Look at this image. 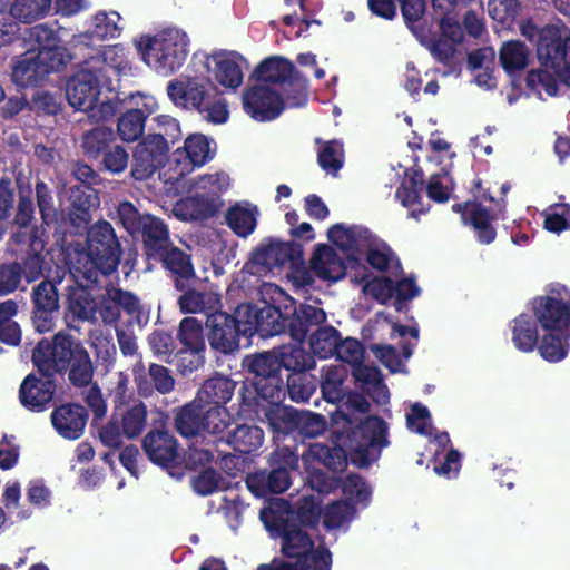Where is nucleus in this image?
<instances>
[{
	"mask_svg": "<svg viewBox=\"0 0 570 570\" xmlns=\"http://www.w3.org/2000/svg\"><path fill=\"white\" fill-rule=\"evenodd\" d=\"M31 360L43 377L68 372V380L76 387H86L92 382L94 365L89 353L69 333L59 332L51 342L40 340L32 351Z\"/></svg>",
	"mask_w": 570,
	"mask_h": 570,
	"instance_id": "f03ea898",
	"label": "nucleus"
},
{
	"mask_svg": "<svg viewBox=\"0 0 570 570\" xmlns=\"http://www.w3.org/2000/svg\"><path fill=\"white\" fill-rule=\"evenodd\" d=\"M273 350L279 363L281 371L285 370L288 373H301L315 367L314 356L302 346V343L284 344Z\"/></svg>",
	"mask_w": 570,
	"mask_h": 570,
	"instance_id": "e433bc0d",
	"label": "nucleus"
},
{
	"mask_svg": "<svg viewBox=\"0 0 570 570\" xmlns=\"http://www.w3.org/2000/svg\"><path fill=\"white\" fill-rule=\"evenodd\" d=\"M56 393L53 377H37L36 374H28L19 387V402L28 411L40 413L46 411Z\"/></svg>",
	"mask_w": 570,
	"mask_h": 570,
	"instance_id": "a878e982",
	"label": "nucleus"
},
{
	"mask_svg": "<svg viewBox=\"0 0 570 570\" xmlns=\"http://www.w3.org/2000/svg\"><path fill=\"white\" fill-rule=\"evenodd\" d=\"M87 254L85 256L89 268L80 271L83 278L98 283V274L108 276L117 271L122 249L112 225L107 220H98L87 233Z\"/></svg>",
	"mask_w": 570,
	"mask_h": 570,
	"instance_id": "39448f33",
	"label": "nucleus"
},
{
	"mask_svg": "<svg viewBox=\"0 0 570 570\" xmlns=\"http://www.w3.org/2000/svg\"><path fill=\"white\" fill-rule=\"evenodd\" d=\"M541 67L551 69L560 82L570 87V29L566 26L542 27L537 48Z\"/></svg>",
	"mask_w": 570,
	"mask_h": 570,
	"instance_id": "9b49d317",
	"label": "nucleus"
},
{
	"mask_svg": "<svg viewBox=\"0 0 570 570\" xmlns=\"http://www.w3.org/2000/svg\"><path fill=\"white\" fill-rule=\"evenodd\" d=\"M538 322L529 314H520L511 322L512 342L523 352H533L539 343Z\"/></svg>",
	"mask_w": 570,
	"mask_h": 570,
	"instance_id": "a19ab883",
	"label": "nucleus"
},
{
	"mask_svg": "<svg viewBox=\"0 0 570 570\" xmlns=\"http://www.w3.org/2000/svg\"><path fill=\"white\" fill-rule=\"evenodd\" d=\"M243 108L256 121L275 120L285 109L284 97L266 85H254L243 94Z\"/></svg>",
	"mask_w": 570,
	"mask_h": 570,
	"instance_id": "f3484780",
	"label": "nucleus"
},
{
	"mask_svg": "<svg viewBox=\"0 0 570 570\" xmlns=\"http://www.w3.org/2000/svg\"><path fill=\"white\" fill-rule=\"evenodd\" d=\"M262 510H272L282 521L306 530L317 529L322 517V507L313 497H303L294 505L284 499H277Z\"/></svg>",
	"mask_w": 570,
	"mask_h": 570,
	"instance_id": "aec40b11",
	"label": "nucleus"
},
{
	"mask_svg": "<svg viewBox=\"0 0 570 570\" xmlns=\"http://www.w3.org/2000/svg\"><path fill=\"white\" fill-rule=\"evenodd\" d=\"M355 513L353 503L345 500H337L326 505L323 511V525L326 530L341 528L345 522L352 520Z\"/></svg>",
	"mask_w": 570,
	"mask_h": 570,
	"instance_id": "052dcab7",
	"label": "nucleus"
},
{
	"mask_svg": "<svg viewBox=\"0 0 570 570\" xmlns=\"http://www.w3.org/2000/svg\"><path fill=\"white\" fill-rule=\"evenodd\" d=\"M343 494L351 503L367 505L372 495L371 488L366 484L363 476L357 473H348L344 479L341 478Z\"/></svg>",
	"mask_w": 570,
	"mask_h": 570,
	"instance_id": "13d9d810",
	"label": "nucleus"
},
{
	"mask_svg": "<svg viewBox=\"0 0 570 570\" xmlns=\"http://www.w3.org/2000/svg\"><path fill=\"white\" fill-rule=\"evenodd\" d=\"M243 367L253 377L238 391L240 405L252 409L258 406L261 400L277 404L285 397V381L273 348L246 355Z\"/></svg>",
	"mask_w": 570,
	"mask_h": 570,
	"instance_id": "7ed1b4c3",
	"label": "nucleus"
},
{
	"mask_svg": "<svg viewBox=\"0 0 570 570\" xmlns=\"http://www.w3.org/2000/svg\"><path fill=\"white\" fill-rule=\"evenodd\" d=\"M89 419L88 410L78 403L57 406L50 415L56 432L67 440H78L85 432Z\"/></svg>",
	"mask_w": 570,
	"mask_h": 570,
	"instance_id": "bb28decb",
	"label": "nucleus"
},
{
	"mask_svg": "<svg viewBox=\"0 0 570 570\" xmlns=\"http://www.w3.org/2000/svg\"><path fill=\"white\" fill-rule=\"evenodd\" d=\"M137 392L142 397H149L155 392L167 394L174 390L175 379L170 370L164 365L151 363L146 371L142 365L134 371Z\"/></svg>",
	"mask_w": 570,
	"mask_h": 570,
	"instance_id": "c756f323",
	"label": "nucleus"
},
{
	"mask_svg": "<svg viewBox=\"0 0 570 570\" xmlns=\"http://www.w3.org/2000/svg\"><path fill=\"white\" fill-rule=\"evenodd\" d=\"M226 443L240 454H252L264 443V431L255 424H237L228 432Z\"/></svg>",
	"mask_w": 570,
	"mask_h": 570,
	"instance_id": "58836bf2",
	"label": "nucleus"
},
{
	"mask_svg": "<svg viewBox=\"0 0 570 570\" xmlns=\"http://www.w3.org/2000/svg\"><path fill=\"white\" fill-rule=\"evenodd\" d=\"M259 518L271 535L279 538L281 552L287 559L296 560L315 546L308 530L282 521L272 510H261Z\"/></svg>",
	"mask_w": 570,
	"mask_h": 570,
	"instance_id": "ddd939ff",
	"label": "nucleus"
},
{
	"mask_svg": "<svg viewBox=\"0 0 570 570\" xmlns=\"http://www.w3.org/2000/svg\"><path fill=\"white\" fill-rule=\"evenodd\" d=\"M28 39L33 43L31 50L35 51L38 58L48 60L50 57H56L58 67L65 68L69 61L67 49L60 45V38L57 32L47 23H39L28 29Z\"/></svg>",
	"mask_w": 570,
	"mask_h": 570,
	"instance_id": "c85d7f7f",
	"label": "nucleus"
},
{
	"mask_svg": "<svg viewBox=\"0 0 570 570\" xmlns=\"http://www.w3.org/2000/svg\"><path fill=\"white\" fill-rule=\"evenodd\" d=\"M184 150L189 161L197 167L205 165L213 158L209 140L203 134H193L187 137Z\"/></svg>",
	"mask_w": 570,
	"mask_h": 570,
	"instance_id": "69168bd1",
	"label": "nucleus"
},
{
	"mask_svg": "<svg viewBox=\"0 0 570 570\" xmlns=\"http://www.w3.org/2000/svg\"><path fill=\"white\" fill-rule=\"evenodd\" d=\"M203 407L204 404L196 397L174 410V426L183 438L189 439L203 433Z\"/></svg>",
	"mask_w": 570,
	"mask_h": 570,
	"instance_id": "c9c22d12",
	"label": "nucleus"
},
{
	"mask_svg": "<svg viewBox=\"0 0 570 570\" xmlns=\"http://www.w3.org/2000/svg\"><path fill=\"white\" fill-rule=\"evenodd\" d=\"M223 206L217 191L200 193L179 199L174 206L175 216L183 222H202L216 216Z\"/></svg>",
	"mask_w": 570,
	"mask_h": 570,
	"instance_id": "393cba45",
	"label": "nucleus"
},
{
	"mask_svg": "<svg viewBox=\"0 0 570 570\" xmlns=\"http://www.w3.org/2000/svg\"><path fill=\"white\" fill-rule=\"evenodd\" d=\"M141 446L149 461L161 468H174L180 461L178 441L163 421L144 436Z\"/></svg>",
	"mask_w": 570,
	"mask_h": 570,
	"instance_id": "412c9836",
	"label": "nucleus"
},
{
	"mask_svg": "<svg viewBox=\"0 0 570 570\" xmlns=\"http://www.w3.org/2000/svg\"><path fill=\"white\" fill-rule=\"evenodd\" d=\"M205 325L212 350L223 355H229L239 350L243 335L234 316L215 309L208 314Z\"/></svg>",
	"mask_w": 570,
	"mask_h": 570,
	"instance_id": "a211bd4d",
	"label": "nucleus"
},
{
	"mask_svg": "<svg viewBox=\"0 0 570 570\" xmlns=\"http://www.w3.org/2000/svg\"><path fill=\"white\" fill-rule=\"evenodd\" d=\"M177 340L184 346L194 352H205V336L202 321L196 317H184L178 326Z\"/></svg>",
	"mask_w": 570,
	"mask_h": 570,
	"instance_id": "8fccbe9b",
	"label": "nucleus"
},
{
	"mask_svg": "<svg viewBox=\"0 0 570 570\" xmlns=\"http://www.w3.org/2000/svg\"><path fill=\"white\" fill-rule=\"evenodd\" d=\"M297 469V454L288 448L277 449L269 454L268 468L247 475V488L256 497L283 493L292 483L291 471Z\"/></svg>",
	"mask_w": 570,
	"mask_h": 570,
	"instance_id": "9d476101",
	"label": "nucleus"
},
{
	"mask_svg": "<svg viewBox=\"0 0 570 570\" xmlns=\"http://www.w3.org/2000/svg\"><path fill=\"white\" fill-rule=\"evenodd\" d=\"M530 51L520 40H509L499 50V60L504 71L512 76L529 65Z\"/></svg>",
	"mask_w": 570,
	"mask_h": 570,
	"instance_id": "a18cd8bd",
	"label": "nucleus"
},
{
	"mask_svg": "<svg viewBox=\"0 0 570 570\" xmlns=\"http://www.w3.org/2000/svg\"><path fill=\"white\" fill-rule=\"evenodd\" d=\"M151 263L160 264L176 289L187 288L189 282H198L190 254L174 243L156 256Z\"/></svg>",
	"mask_w": 570,
	"mask_h": 570,
	"instance_id": "5701e85b",
	"label": "nucleus"
},
{
	"mask_svg": "<svg viewBox=\"0 0 570 570\" xmlns=\"http://www.w3.org/2000/svg\"><path fill=\"white\" fill-rule=\"evenodd\" d=\"M119 419L122 433L127 439H136L144 431L147 423V406L139 402L127 407Z\"/></svg>",
	"mask_w": 570,
	"mask_h": 570,
	"instance_id": "5fc2aeb1",
	"label": "nucleus"
},
{
	"mask_svg": "<svg viewBox=\"0 0 570 570\" xmlns=\"http://www.w3.org/2000/svg\"><path fill=\"white\" fill-rule=\"evenodd\" d=\"M58 281L43 279L35 285L31 291V320L37 332H51L56 325V318L60 308Z\"/></svg>",
	"mask_w": 570,
	"mask_h": 570,
	"instance_id": "2eb2a0df",
	"label": "nucleus"
},
{
	"mask_svg": "<svg viewBox=\"0 0 570 570\" xmlns=\"http://www.w3.org/2000/svg\"><path fill=\"white\" fill-rule=\"evenodd\" d=\"M167 95L175 106L191 107L209 122L220 125L228 120L229 111L226 101L216 95H210L197 78L188 77L185 80L169 81Z\"/></svg>",
	"mask_w": 570,
	"mask_h": 570,
	"instance_id": "0eeeda50",
	"label": "nucleus"
},
{
	"mask_svg": "<svg viewBox=\"0 0 570 570\" xmlns=\"http://www.w3.org/2000/svg\"><path fill=\"white\" fill-rule=\"evenodd\" d=\"M253 76L265 83L283 85L285 97L293 107H302L307 101L308 80L287 58L273 56L264 59Z\"/></svg>",
	"mask_w": 570,
	"mask_h": 570,
	"instance_id": "1a4fd4ad",
	"label": "nucleus"
},
{
	"mask_svg": "<svg viewBox=\"0 0 570 570\" xmlns=\"http://www.w3.org/2000/svg\"><path fill=\"white\" fill-rule=\"evenodd\" d=\"M389 444L387 423L377 415H370L345 435L343 446L321 445L315 456L337 474L346 469L347 460L358 469L368 468L379 460L382 450Z\"/></svg>",
	"mask_w": 570,
	"mask_h": 570,
	"instance_id": "f257e3e1",
	"label": "nucleus"
},
{
	"mask_svg": "<svg viewBox=\"0 0 570 570\" xmlns=\"http://www.w3.org/2000/svg\"><path fill=\"white\" fill-rule=\"evenodd\" d=\"M295 561L299 570H331L333 556L324 542H321Z\"/></svg>",
	"mask_w": 570,
	"mask_h": 570,
	"instance_id": "0e129e2a",
	"label": "nucleus"
},
{
	"mask_svg": "<svg viewBox=\"0 0 570 570\" xmlns=\"http://www.w3.org/2000/svg\"><path fill=\"white\" fill-rule=\"evenodd\" d=\"M215 63L213 75L215 80L225 88L236 89L243 82L242 62L245 59L242 55L230 52H216L206 56L205 67L210 71L209 61Z\"/></svg>",
	"mask_w": 570,
	"mask_h": 570,
	"instance_id": "7c9ffc66",
	"label": "nucleus"
},
{
	"mask_svg": "<svg viewBox=\"0 0 570 570\" xmlns=\"http://www.w3.org/2000/svg\"><path fill=\"white\" fill-rule=\"evenodd\" d=\"M92 160L97 161L100 170L118 175L126 170L129 161V154L117 142V137L115 136L112 144H108L104 147L99 153L98 158H94Z\"/></svg>",
	"mask_w": 570,
	"mask_h": 570,
	"instance_id": "09e8293b",
	"label": "nucleus"
},
{
	"mask_svg": "<svg viewBox=\"0 0 570 570\" xmlns=\"http://www.w3.org/2000/svg\"><path fill=\"white\" fill-rule=\"evenodd\" d=\"M327 238L334 246L347 253L351 269L363 271L362 281H364L367 274L360 254L366 252L372 245L373 235L370 229L360 225L346 226L337 223L327 229Z\"/></svg>",
	"mask_w": 570,
	"mask_h": 570,
	"instance_id": "4468645a",
	"label": "nucleus"
},
{
	"mask_svg": "<svg viewBox=\"0 0 570 570\" xmlns=\"http://www.w3.org/2000/svg\"><path fill=\"white\" fill-rule=\"evenodd\" d=\"M278 286H275L276 296L272 297V303L263 302L259 307V336L271 337L279 335L287 331L288 315H285V302L279 301Z\"/></svg>",
	"mask_w": 570,
	"mask_h": 570,
	"instance_id": "473e14b6",
	"label": "nucleus"
},
{
	"mask_svg": "<svg viewBox=\"0 0 570 570\" xmlns=\"http://www.w3.org/2000/svg\"><path fill=\"white\" fill-rule=\"evenodd\" d=\"M189 39L186 32L167 28L155 36H142L137 43L144 60L158 72L178 70L188 56Z\"/></svg>",
	"mask_w": 570,
	"mask_h": 570,
	"instance_id": "423d86ee",
	"label": "nucleus"
},
{
	"mask_svg": "<svg viewBox=\"0 0 570 570\" xmlns=\"http://www.w3.org/2000/svg\"><path fill=\"white\" fill-rule=\"evenodd\" d=\"M533 316L544 331L567 333L570 336V302L543 295L532 301Z\"/></svg>",
	"mask_w": 570,
	"mask_h": 570,
	"instance_id": "4be33fe9",
	"label": "nucleus"
},
{
	"mask_svg": "<svg viewBox=\"0 0 570 570\" xmlns=\"http://www.w3.org/2000/svg\"><path fill=\"white\" fill-rule=\"evenodd\" d=\"M156 120L157 131L145 136V138L154 139V146L159 145L160 149H165V153L168 154L170 147L180 139L181 131L179 122L168 115H159L156 117Z\"/></svg>",
	"mask_w": 570,
	"mask_h": 570,
	"instance_id": "3c124183",
	"label": "nucleus"
},
{
	"mask_svg": "<svg viewBox=\"0 0 570 570\" xmlns=\"http://www.w3.org/2000/svg\"><path fill=\"white\" fill-rule=\"evenodd\" d=\"M493 206L485 207L483 202L474 205L465 226H470L480 244L489 245L495 240L497 228L493 223L507 218V200L504 197L494 198Z\"/></svg>",
	"mask_w": 570,
	"mask_h": 570,
	"instance_id": "b1692460",
	"label": "nucleus"
},
{
	"mask_svg": "<svg viewBox=\"0 0 570 570\" xmlns=\"http://www.w3.org/2000/svg\"><path fill=\"white\" fill-rule=\"evenodd\" d=\"M343 383L344 376L342 372L337 367H328L322 381H318L323 399L330 403L340 402L343 399Z\"/></svg>",
	"mask_w": 570,
	"mask_h": 570,
	"instance_id": "774afa93",
	"label": "nucleus"
},
{
	"mask_svg": "<svg viewBox=\"0 0 570 570\" xmlns=\"http://www.w3.org/2000/svg\"><path fill=\"white\" fill-rule=\"evenodd\" d=\"M116 223L132 238L141 240L142 255L148 263L173 244L168 225L158 216L140 213L130 202L119 203Z\"/></svg>",
	"mask_w": 570,
	"mask_h": 570,
	"instance_id": "20e7f679",
	"label": "nucleus"
},
{
	"mask_svg": "<svg viewBox=\"0 0 570 570\" xmlns=\"http://www.w3.org/2000/svg\"><path fill=\"white\" fill-rule=\"evenodd\" d=\"M258 214V208L255 205L235 204L226 213V224L235 235L246 238L254 233Z\"/></svg>",
	"mask_w": 570,
	"mask_h": 570,
	"instance_id": "ea45409f",
	"label": "nucleus"
},
{
	"mask_svg": "<svg viewBox=\"0 0 570 570\" xmlns=\"http://www.w3.org/2000/svg\"><path fill=\"white\" fill-rule=\"evenodd\" d=\"M235 389V381L228 376L217 375L203 383L196 397L206 405L225 406L234 395Z\"/></svg>",
	"mask_w": 570,
	"mask_h": 570,
	"instance_id": "4c0bfd02",
	"label": "nucleus"
},
{
	"mask_svg": "<svg viewBox=\"0 0 570 570\" xmlns=\"http://www.w3.org/2000/svg\"><path fill=\"white\" fill-rule=\"evenodd\" d=\"M148 114L138 108L128 109L122 112L117 121V134L125 142H134L144 135L145 124Z\"/></svg>",
	"mask_w": 570,
	"mask_h": 570,
	"instance_id": "de8ad7c7",
	"label": "nucleus"
},
{
	"mask_svg": "<svg viewBox=\"0 0 570 570\" xmlns=\"http://www.w3.org/2000/svg\"><path fill=\"white\" fill-rule=\"evenodd\" d=\"M112 296V302L117 304L119 312L129 316L128 323L136 324L139 327L145 326L149 321V314L144 308L140 299L132 292L118 287H108Z\"/></svg>",
	"mask_w": 570,
	"mask_h": 570,
	"instance_id": "37998d69",
	"label": "nucleus"
},
{
	"mask_svg": "<svg viewBox=\"0 0 570 570\" xmlns=\"http://www.w3.org/2000/svg\"><path fill=\"white\" fill-rule=\"evenodd\" d=\"M559 81V76H557L551 69L543 67L541 69L530 70L525 78L527 87L530 90H543L549 96L557 95Z\"/></svg>",
	"mask_w": 570,
	"mask_h": 570,
	"instance_id": "338daca9",
	"label": "nucleus"
},
{
	"mask_svg": "<svg viewBox=\"0 0 570 570\" xmlns=\"http://www.w3.org/2000/svg\"><path fill=\"white\" fill-rule=\"evenodd\" d=\"M279 301L285 302V315H288L287 332L292 338L303 343L308 333L322 327L326 322V313L323 308L309 304L296 305V301L283 289H278Z\"/></svg>",
	"mask_w": 570,
	"mask_h": 570,
	"instance_id": "dca6fc26",
	"label": "nucleus"
},
{
	"mask_svg": "<svg viewBox=\"0 0 570 570\" xmlns=\"http://www.w3.org/2000/svg\"><path fill=\"white\" fill-rule=\"evenodd\" d=\"M537 347L543 360L557 363L569 354L570 336L567 333L546 331Z\"/></svg>",
	"mask_w": 570,
	"mask_h": 570,
	"instance_id": "49530a36",
	"label": "nucleus"
},
{
	"mask_svg": "<svg viewBox=\"0 0 570 570\" xmlns=\"http://www.w3.org/2000/svg\"><path fill=\"white\" fill-rule=\"evenodd\" d=\"M90 346L94 350L97 366L109 372L117 357V350L111 335H105L101 332L90 335Z\"/></svg>",
	"mask_w": 570,
	"mask_h": 570,
	"instance_id": "4d7b16f0",
	"label": "nucleus"
},
{
	"mask_svg": "<svg viewBox=\"0 0 570 570\" xmlns=\"http://www.w3.org/2000/svg\"><path fill=\"white\" fill-rule=\"evenodd\" d=\"M341 333L333 326H322L314 331L309 338V346L314 355L328 358L335 355Z\"/></svg>",
	"mask_w": 570,
	"mask_h": 570,
	"instance_id": "603ef678",
	"label": "nucleus"
},
{
	"mask_svg": "<svg viewBox=\"0 0 570 570\" xmlns=\"http://www.w3.org/2000/svg\"><path fill=\"white\" fill-rule=\"evenodd\" d=\"M288 423L301 436L314 439L325 433L326 417L316 412L293 410L288 413Z\"/></svg>",
	"mask_w": 570,
	"mask_h": 570,
	"instance_id": "79ce46f5",
	"label": "nucleus"
},
{
	"mask_svg": "<svg viewBox=\"0 0 570 570\" xmlns=\"http://www.w3.org/2000/svg\"><path fill=\"white\" fill-rule=\"evenodd\" d=\"M66 304L72 318L82 322L94 320L98 308L90 288L78 283L67 287Z\"/></svg>",
	"mask_w": 570,
	"mask_h": 570,
	"instance_id": "f704fd0d",
	"label": "nucleus"
},
{
	"mask_svg": "<svg viewBox=\"0 0 570 570\" xmlns=\"http://www.w3.org/2000/svg\"><path fill=\"white\" fill-rule=\"evenodd\" d=\"M50 8L51 0H14L10 7V13L24 23H31L43 18Z\"/></svg>",
	"mask_w": 570,
	"mask_h": 570,
	"instance_id": "6e6d98bb",
	"label": "nucleus"
},
{
	"mask_svg": "<svg viewBox=\"0 0 570 570\" xmlns=\"http://www.w3.org/2000/svg\"><path fill=\"white\" fill-rule=\"evenodd\" d=\"M317 163L324 171L335 176L344 165L343 142L337 139L324 142L317 153Z\"/></svg>",
	"mask_w": 570,
	"mask_h": 570,
	"instance_id": "bf43d9fd",
	"label": "nucleus"
},
{
	"mask_svg": "<svg viewBox=\"0 0 570 570\" xmlns=\"http://www.w3.org/2000/svg\"><path fill=\"white\" fill-rule=\"evenodd\" d=\"M303 245L294 240L282 242L271 239L267 244L258 246L250 255L245 268L250 274L267 273L287 263L295 265L303 263Z\"/></svg>",
	"mask_w": 570,
	"mask_h": 570,
	"instance_id": "f8f14e48",
	"label": "nucleus"
},
{
	"mask_svg": "<svg viewBox=\"0 0 570 570\" xmlns=\"http://www.w3.org/2000/svg\"><path fill=\"white\" fill-rule=\"evenodd\" d=\"M108 63L105 58L91 57L73 73L66 85L69 105L79 111H94L101 95L102 85L108 80Z\"/></svg>",
	"mask_w": 570,
	"mask_h": 570,
	"instance_id": "6e6552de",
	"label": "nucleus"
},
{
	"mask_svg": "<svg viewBox=\"0 0 570 570\" xmlns=\"http://www.w3.org/2000/svg\"><path fill=\"white\" fill-rule=\"evenodd\" d=\"M311 267L318 278L334 283L345 277L350 265L331 246L318 244L311 258Z\"/></svg>",
	"mask_w": 570,
	"mask_h": 570,
	"instance_id": "2f4dec72",
	"label": "nucleus"
},
{
	"mask_svg": "<svg viewBox=\"0 0 570 570\" xmlns=\"http://www.w3.org/2000/svg\"><path fill=\"white\" fill-rule=\"evenodd\" d=\"M153 141L144 137L134 150L130 175L135 180L149 179L168 159L165 149L154 146Z\"/></svg>",
	"mask_w": 570,
	"mask_h": 570,
	"instance_id": "cd10ccee",
	"label": "nucleus"
},
{
	"mask_svg": "<svg viewBox=\"0 0 570 570\" xmlns=\"http://www.w3.org/2000/svg\"><path fill=\"white\" fill-rule=\"evenodd\" d=\"M232 419L230 413L225 406L204 404L202 416L203 433L220 434L230 425Z\"/></svg>",
	"mask_w": 570,
	"mask_h": 570,
	"instance_id": "680f3d73",
	"label": "nucleus"
},
{
	"mask_svg": "<svg viewBox=\"0 0 570 570\" xmlns=\"http://www.w3.org/2000/svg\"><path fill=\"white\" fill-rule=\"evenodd\" d=\"M197 282H189L187 288L178 289L181 295L177 299L179 309L185 314L205 313L207 316L220 304L217 294L195 288Z\"/></svg>",
	"mask_w": 570,
	"mask_h": 570,
	"instance_id": "72a5a7b5",
	"label": "nucleus"
},
{
	"mask_svg": "<svg viewBox=\"0 0 570 570\" xmlns=\"http://www.w3.org/2000/svg\"><path fill=\"white\" fill-rule=\"evenodd\" d=\"M53 56L45 60L38 58L33 50H27L12 61L11 81L20 88L38 87L50 73L63 69L53 65L57 60Z\"/></svg>",
	"mask_w": 570,
	"mask_h": 570,
	"instance_id": "6ab92c4d",
	"label": "nucleus"
},
{
	"mask_svg": "<svg viewBox=\"0 0 570 570\" xmlns=\"http://www.w3.org/2000/svg\"><path fill=\"white\" fill-rule=\"evenodd\" d=\"M234 320L244 337H253L259 335V307L255 304H240L233 314Z\"/></svg>",
	"mask_w": 570,
	"mask_h": 570,
	"instance_id": "e2e57ef3",
	"label": "nucleus"
},
{
	"mask_svg": "<svg viewBox=\"0 0 570 570\" xmlns=\"http://www.w3.org/2000/svg\"><path fill=\"white\" fill-rule=\"evenodd\" d=\"M115 136L116 134L114 129L104 125L86 130L81 137L83 155L90 160L98 158V155L104 147L108 144H112Z\"/></svg>",
	"mask_w": 570,
	"mask_h": 570,
	"instance_id": "864d4df0",
	"label": "nucleus"
},
{
	"mask_svg": "<svg viewBox=\"0 0 570 570\" xmlns=\"http://www.w3.org/2000/svg\"><path fill=\"white\" fill-rule=\"evenodd\" d=\"M318 387V380L309 371L288 373L285 381V394L295 403H306Z\"/></svg>",
	"mask_w": 570,
	"mask_h": 570,
	"instance_id": "c03bdc74",
	"label": "nucleus"
}]
</instances>
